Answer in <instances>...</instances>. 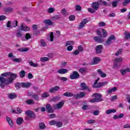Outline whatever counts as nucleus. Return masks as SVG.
Returning a JSON list of instances; mask_svg holds the SVG:
<instances>
[{"label":"nucleus","instance_id":"f257e3e1","mask_svg":"<svg viewBox=\"0 0 130 130\" xmlns=\"http://www.w3.org/2000/svg\"><path fill=\"white\" fill-rule=\"evenodd\" d=\"M9 76L10 77H9L7 79H6V78L4 77L0 76L1 88H5V86H8L10 84H12L13 83V81L18 77V75L11 72Z\"/></svg>","mask_w":130,"mask_h":130},{"label":"nucleus","instance_id":"f03ea898","mask_svg":"<svg viewBox=\"0 0 130 130\" xmlns=\"http://www.w3.org/2000/svg\"><path fill=\"white\" fill-rule=\"evenodd\" d=\"M93 99H91L89 102L91 103H95V102H101L103 101V99H102V94L98 93H94L92 95Z\"/></svg>","mask_w":130,"mask_h":130},{"label":"nucleus","instance_id":"7ed1b4c3","mask_svg":"<svg viewBox=\"0 0 130 130\" xmlns=\"http://www.w3.org/2000/svg\"><path fill=\"white\" fill-rule=\"evenodd\" d=\"M116 39V38L114 35H110L106 41L105 45H110V44H112V40H115Z\"/></svg>","mask_w":130,"mask_h":130},{"label":"nucleus","instance_id":"20e7f679","mask_svg":"<svg viewBox=\"0 0 130 130\" xmlns=\"http://www.w3.org/2000/svg\"><path fill=\"white\" fill-rule=\"evenodd\" d=\"M100 6H101V2L100 1H98L97 2H93L91 4V6L92 9L95 11H98L99 9Z\"/></svg>","mask_w":130,"mask_h":130},{"label":"nucleus","instance_id":"39448f33","mask_svg":"<svg viewBox=\"0 0 130 130\" xmlns=\"http://www.w3.org/2000/svg\"><path fill=\"white\" fill-rule=\"evenodd\" d=\"M3 11L6 15H10L11 13L14 12V8L11 7H5L3 9Z\"/></svg>","mask_w":130,"mask_h":130},{"label":"nucleus","instance_id":"423d86ee","mask_svg":"<svg viewBox=\"0 0 130 130\" xmlns=\"http://www.w3.org/2000/svg\"><path fill=\"white\" fill-rule=\"evenodd\" d=\"M80 78V74L77 71H74L72 74L70 75V79L71 80H76V79H79Z\"/></svg>","mask_w":130,"mask_h":130},{"label":"nucleus","instance_id":"0eeeda50","mask_svg":"<svg viewBox=\"0 0 130 130\" xmlns=\"http://www.w3.org/2000/svg\"><path fill=\"white\" fill-rule=\"evenodd\" d=\"M64 104V102L61 101L59 102L56 105H53V107L54 109H60V108H62V106H63Z\"/></svg>","mask_w":130,"mask_h":130},{"label":"nucleus","instance_id":"6e6552de","mask_svg":"<svg viewBox=\"0 0 130 130\" xmlns=\"http://www.w3.org/2000/svg\"><path fill=\"white\" fill-rule=\"evenodd\" d=\"M46 110L48 113H53L54 112V110H53L51 105L49 104L46 105Z\"/></svg>","mask_w":130,"mask_h":130},{"label":"nucleus","instance_id":"1a4fd4ad","mask_svg":"<svg viewBox=\"0 0 130 130\" xmlns=\"http://www.w3.org/2000/svg\"><path fill=\"white\" fill-rule=\"evenodd\" d=\"M88 22V20L87 18L84 19L83 21H81V22L80 23V24L78 27V29H83L84 27H85V25L87 24Z\"/></svg>","mask_w":130,"mask_h":130},{"label":"nucleus","instance_id":"9d476101","mask_svg":"<svg viewBox=\"0 0 130 130\" xmlns=\"http://www.w3.org/2000/svg\"><path fill=\"white\" fill-rule=\"evenodd\" d=\"M86 96V94L84 92H80L78 94H74V98L75 99H79L80 98H83V97H85Z\"/></svg>","mask_w":130,"mask_h":130},{"label":"nucleus","instance_id":"9b49d317","mask_svg":"<svg viewBox=\"0 0 130 130\" xmlns=\"http://www.w3.org/2000/svg\"><path fill=\"white\" fill-rule=\"evenodd\" d=\"M28 96H29L30 97H32L35 99V100H37L38 101L39 100V96L38 94H36L34 93V92H28Z\"/></svg>","mask_w":130,"mask_h":130},{"label":"nucleus","instance_id":"f8f14e48","mask_svg":"<svg viewBox=\"0 0 130 130\" xmlns=\"http://www.w3.org/2000/svg\"><path fill=\"white\" fill-rule=\"evenodd\" d=\"M25 113L26 115H28L30 118L35 117V114H34V112H32L30 110L26 111Z\"/></svg>","mask_w":130,"mask_h":130},{"label":"nucleus","instance_id":"ddd939ff","mask_svg":"<svg viewBox=\"0 0 130 130\" xmlns=\"http://www.w3.org/2000/svg\"><path fill=\"white\" fill-rule=\"evenodd\" d=\"M20 29L21 30V31H29L30 27L26 26L24 23H22L20 27Z\"/></svg>","mask_w":130,"mask_h":130},{"label":"nucleus","instance_id":"4468645a","mask_svg":"<svg viewBox=\"0 0 130 130\" xmlns=\"http://www.w3.org/2000/svg\"><path fill=\"white\" fill-rule=\"evenodd\" d=\"M102 49H103V46L102 45H98L95 47L96 52L98 54H100V53H102Z\"/></svg>","mask_w":130,"mask_h":130},{"label":"nucleus","instance_id":"2eb2a0df","mask_svg":"<svg viewBox=\"0 0 130 130\" xmlns=\"http://www.w3.org/2000/svg\"><path fill=\"white\" fill-rule=\"evenodd\" d=\"M80 87H81V88H82V90H87V91H89V92H90V91H91V89L89 87V86H87L86 83H84V82L80 84Z\"/></svg>","mask_w":130,"mask_h":130},{"label":"nucleus","instance_id":"dca6fc26","mask_svg":"<svg viewBox=\"0 0 130 130\" xmlns=\"http://www.w3.org/2000/svg\"><path fill=\"white\" fill-rule=\"evenodd\" d=\"M60 89V87L58 86H55L51 89H49V93H55L56 91H58Z\"/></svg>","mask_w":130,"mask_h":130},{"label":"nucleus","instance_id":"f3484780","mask_svg":"<svg viewBox=\"0 0 130 130\" xmlns=\"http://www.w3.org/2000/svg\"><path fill=\"white\" fill-rule=\"evenodd\" d=\"M100 61H101V58L98 57H94L93 58L91 64H97V63H99Z\"/></svg>","mask_w":130,"mask_h":130},{"label":"nucleus","instance_id":"a211bd4d","mask_svg":"<svg viewBox=\"0 0 130 130\" xmlns=\"http://www.w3.org/2000/svg\"><path fill=\"white\" fill-rule=\"evenodd\" d=\"M93 40L94 41L98 42L99 43H102V42H104V39L98 36L94 37Z\"/></svg>","mask_w":130,"mask_h":130},{"label":"nucleus","instance_id":"6ab92c4d","mask_svg":"<svg viewBox=\"0 0 130 130\" xmlns=\"http://www.w3.org/2000/svg\"><path fill=\"white\" fill-rule=\"evenodd\" d=\"M43 23L48 25L49 26H52V25L54 24V22L51 21V20L50 19H45L43 21Z\"/></svg>","mask_w":130,"mask_h":130},{"label":"nucleus","instance_id":"aec40b11","mask_svg":"<svg viewBox=\"0 0 130 130\" xmlns=\"http://www.w3.org/2000/svg\"><path fill=\"white\" fill-rule=\"evenodd\" d=\"M68 72V69H60L57 71V73H58V74H61L62 75H63L64 74H67Z\"/></svg>","mask_w":130,"mask_h":130},{"label":"nucleus","instance_id":"412c9836","mask_svg":"<svg viewBox=\"0 0 130 130\" xmlns=\"http://www.w3.org/2000/svg\"><path fill=\"white\" fill-rule=\"evenodd\" d=\"M31 85V83L30 82L21 83V87H22V88H29V87H30Z\"/></svg>","mask_w":130,"mask_h":130},{"label":"nucleus","instance_id":"4be33fe9","mask_svg":"<svg viewBox=\"0 0 130 130\" xmlns=\"http://www.w3.org/2000/svg\"><path fill=\"white\" fill-rule=\"evenodd\" d=\"M24 121V119L22 117H18L16 119V123L18 124V125H21L23 123Z\"/></svg>","mask_w":130,"mask_h":130},{"label":"nucleus","instance_id":"5701e85b","mask_svg":"<svg viewBox=\"0 0 130 130\" xmlns=\"http://www.w3.org/2000/svg\"><path fill=\"white\" fill-rule=\"evenodd\" d=\"M124 116V114H120L119 115H114L113 116V119H118L119 118H122Z\"/></svg>","mask_w":130,"mask_h":130},{"label":"nucleus","instance_id":"b1692460","mask_svg":"<svg viewBox=\"0 0 130 130\" xmlns=\"http://www.w3.org/2000/svg\"><path fill=\"white\" fill-rule=\"evenodd\" d=\"M97 72L98 73H99V75L102 78H105V77H106V74L102 72V71H101V70L99 69L97 70Z\"/></svg>","mask_w":130,"mask_h":130},{"label":"nucleus","instance_id":"393cba45","mask_svg":"<svg viewBox=\"0 0 130 130\" xmlns=\"http://www.w3.org/2000/svg\"><path fill=\"white\" fill-rule=\"evenodd\" d=\"M93 88H101V82L98 83L96 82H95L92 85Z\"/></svg>","mask_w":130,"mask_h":130},{"label":"nucleus","instance_id":"a878e982","mask_svg":"<svg viewBox=\"0 0 130 130\" xmlns=\"http://www.w3.org/2000/svg\"><path fill=\"white\" fill-rule=\"evenodd\" d=\"M18 51H20V52H26V51H28L29 50V48H20L17 49Z\"/></svg>","mask_w":130,"mask_h":130},{"label":"nucleus","instance_id":"bb28decb","mask_svg":"<svg viewBox=\"0 0 130 130\" xmlns=\"http://www.w3.org/2000/svg\"><path fill=\"white\" fill-rule=\"evenodd\" d=\"M26 104H28V105H32L33 104H35V102L34 100L32 99L27 100L26 101Z\"/></svg>","mask_w":130,"mask_h":130},{"label":"nucleus","instance_id":"cd10ccee","mask_svg":"<svg viewBox=\"0 0 130 130\" xmlns=\"http://www.w3.org/2000/svg\"><path fill=\"white\" fill-rule=\"evenodd\" d=\"M120 2V0H116L114 1L112 3V5L114 8H116L117 7V5L118 4V3Z\"/></svg>","mask_w":130,"mask_h":130},{"label":"nucleus","instance_id":"c85d7f7f","mask_svg":"<svg viewBox=\"0 0 130 130\" xmlns=\"http://www.w3.org/2000/svg\"><path fill=\"white\" fill-rule=\"evenodd\" d=\"M116 110L115 109H109L106 111V114H110V113H115Z\"/></svg>","mask_w":130,"mask_h":130},{"label":"nucleus","instance_id":"c756f323","mask_svg":"<svg viewBox=\"0 0 130 130\" xmlns=\"http://www.w3.org/2000/svg\"><path fill=\"white\" fill-rule=\"evenodd\" d=\"M25 76H26V72L24 70H22L19 72V77L20 78H24Z\"/></svg>","mask_w":130,"mask_h":130},{"label":"nucleus","instance_id":"7c9ffc66","mask_svg":"<svg viewBox=\"0 0 130 130\" xmlns=\"http://www.w3.org/2000/svg\"><path fill=\"white\" fill-rule=\"evenodd\" d=\"M8 97L9 99H15V98H17V95L15 93H10Z\"/></svg>","mask_w":130,"mask_h":130},{"label":"nucleus","instance_id":"2f4dec72","mask_svg":"<svg viewBox=\"0 0 130 130\" xmlns=\"http://www.w3.org/2000/svg\"><path fill=\"white\" fill-rule=\"evenodd\" d=\"M74 94L72 92H66L63 94L64 96H66V97H74Z\"/></svg>","mask_w":130,"mask_h":130},{"label":"nucleus","instance_id":"473e14b6","mask_svg":"<svg viewBox=\"0 0 130 130\" xmlns=\"http://www.w3.org/2000/svg\"><path fill=\"white\" fill-rule=\"evenodd\" d=\"M117 87H114L110 89L108 91V93H109V94H111L112 92H115V91H117Z\"/></svg>","mask_w":130,"mask_h":130},{"label":"nucleus","instance_id":"72a5a7b5","mask_svg":"<svg viewBox=\"0 0 130 130\" xmlns=\"http://www.w3.org/2000/svg\"><path fill=\"white\" fill-rule=\"evenodd\" d=\"M60 19H61V16L59 15H55L52 17V20H60Z\"/></svg>","mask_w":130,"mask_h":130},{"label":"nucleus","instance_id":"f704fd0d","mask_svg":"<svg viewBox=\"0 0 130 130\" xmlns=\"http://www.w3.org/2000/svg\"><path fill=\"white\" fill-rule=\"evenodd\" d=\"M121 64L120 63H116V62H114V65L113 67V69H119V67H120Z\"/></svg>","mask_w":130,"mask_h":130},{"label":"nucleus","instance_id":"c9c22d12","mask_svg":"<svg viewBox=\"0 0 130 130\" xmlns=\"http://www.w3.org/2000/svg\"><path fill=\"white\" fill-rule=\"evenodd\" d=\"M48 60H49V58L47 57H43L40 58V61L42 62H45V61H48Z\"/></svg>","mask_w":130,"mask_h":130},{"label":"nucleus","instance_id":"e433bc0d","mask_svg":"<svg viewBox=\"0 0 130 130\" xmlns=\"http://www.w3.org/2000/svg\"><path fill=\"white\" fill-rule=\"evenodd\" d=\"M6 26L8 28H13V23H12V22H11V21H8L6 23Z\"/></svg>","mask_w":130,"mask_h":130},{"label":"nucleus","instance_id":"4c0bfd02","mask_svg":"<svg viewBox=\"0 0 130 130\" xmlns=\"http://www.w3.org/2000/svg\"><path fill=\"white\" fill-rule=\"evenodd\" d=\"M28 63L29 64V66L34 67V68H37V67H38V63H35L32 61H29Z\"/></svg>","mask_w":130,"mask_h":130},{"label":"nucleus","instance_id":"58836bf2","mask_svg":"<svg viewBox=\"0 0 130 130\" xmlns=\"http://www.w3.org/2000/svg\"><path fill=\"white\" fill-rule=\"evenodd\" d=\"M39 127H40V129H44V128H45L46 127L45 124L43 122L40 123Z\"/></svg>","mask_w":130,"mask_h":130},{"label":"nucleus","instance_id":"ea45409f","mask_svg":"<svg viewBox=\"0 0 130 130\" xmlns=\"http://www.w3.org/2000/svg\"><path fill=\"white\" fill-rule=\"evenodd\" d=\"M130 3V0H124V2L122 4L123 7H126Z\"/></svg>","mask_w":130,"mask_h":130},{"label":"nucleus","instance_id":"a19ab883","mask_svg":"<svg viewBox=\"0 0 130 130\" xmlns=\"http://www.w3.org/2000/svg\"><path fill=\"white\" fill-rule=\"evenodd\" d=\"M49 96H50V95H49V93H48V92H45L43 93L42 97L43 98H47V97H49Z\"/></svg>","mask_w":130,"mask_h":130},{"label":"nucleus","instance_id":"79ce46f5","mask_svg":"<svg viewBox=\"0 0 130 130\" xmlns=\"http://www.w3.org/2000/svg\"><path fill=\"white\" fill-rule=\"evenodd\" d=\"M61 14H63V16H68L69 13L67 12L66 9H63L61 11Z\"/></svg>","mask_w":130,"mask_h":130},{"label":"nucleus","instance_id":"37998d69","mask_svg":"<svg viewBox=\"0 0 130 130\" xmlns=\"http://www.w3.org/2000/svg\"><path fill=\"white\" fill-rule=\"evenodd\" d=\"M122 61V58H116L114 59V62H116V63H120V62Z\"/></svg>","mask_w":130,"mask_h":130},{"label":"nucleus","instance_id":"c03bdc74","mask_svg":"<svg viewBox=\"0 0 130 130\" xmlns=\"http://www.w3.org/2000/svg\"><path fill=\"white\" fill-rule=\"evenodd\" d=\"M100 2H101V6H102V5H103V6H104L105 7H107V6H108V4H107V2H106V1L100 0Z\"/></svg>","mask_w":130,"mask_h":130},{"label":"nucleus","instance_id":"a18cd8bd","mask_svg":"<svg viewBox=\"0 0 130 130\" xmlns=\"http://www.w3.org/2000/svg\"><path fill=\"white\" fill-rule=\"evenodd\" d=\"M22 60L21 58H15L12 60V61H14V62H22Z\"/></svg>","mask_w":130,"mask_h":130},{"label":"nucleus","instance_id":"49530a36","mask_svg":"<svg viewBox=\"0 0 130 130\" xmlns=\"http://www.w3.org/2000/svg\"><path fill=\"white\" fill-rule=\"evenodd\" d=\"M102 31L103 37H104V38H105V37H106V36H107V31H106V30H105L104 29H102Z\"/></svg>","mask_w":130,"mask_h":130},{"label":"nucleus","instance_id":"de8ad7c7","mask_svg":"<svg viewBox=\"0 0 130 130\" xmlns=\"http://www.w3.org/2000/svg\"><path fill=\"white\" fill-rule=\"evenodd\" d=\"M125 38V39H129L130 38V34L129 33L127 32V31L124 32Z\"/></svg>","mask_w":130,"mask_h":130},{"label":"nucleus","instance_id":"09e8293b","mask_svg":"<svg viewBox=\"0 0 130 130\" xmlns=\"http://www.w3.org/2000/svg\"><path fill=\"white\" fill-rule=\"evenodd\" d=\"M21 87H22V84L21 83L19 82H17L16 83V84H15V87L16 88V89H20V88H21Z\"/></svg>","mask_w":130,"mask_h":130},{"label":"nucleus","instance_id":"8fccbe9b","mask_svg":"<svg viewBox=\"0 0 130 130\" xmlns=\"http://www.w3.org/2000/svg\"><path fill=\"white\" fill-rule=\"evenodd\" d=\"M11 75V72H6L1 74L2 77H9Z\"/></svg>","mask_w":130,"mask_h":130},{"label":"nucleus","instance_id":"3c124183","mask_svg":"<svg viewBox=\"0 0 130 130\" xmlns=\"http://www.w3.org/2000/svg\"><path fill=\"white\" fill-rule=\"evenodd\" d=\"M32 37L31 36V35L29 33H27L25 35V39L26 40H29V39H31Z\"/></svg>","mask_w":130,"mask_h":130},{"label":"nucleus","instance_id":"603ef678","mask_svg":"<svg viewBox=\"0 0 130 130\" xmlns=\"http://www.w3.org/2000/svg\"><path fill=\"white\" fill-rule=\"evenodd\" d=\"M48 13L49 14H52V13H54V8H50L48 10Z\"/></svg>","mask_w":130,"mask_h":130},{"label":"nucleus","instance_id":"864d4df0","mask_svg":"<svg viewBox=\"0 0 130 130\" xmlns=\"http://www.w3.org/2000/svg\"><path fill=\"white\" fill-rule=\"evenodd\" d=\"M56 126L57 127H61V126H62V122L57 121L56 123Z\"/></svg>","mask_w":130,"mask_h":130},{"label":"nucleus","instance_id":"5fc2aeb1","mask_svg":"<svg viewBox=\"0 0 130 130\" xmlns=\"http://www.w3.org/2000/svg\"><path fill=\"white\" fill-rule=\"evenodd\" d=\"M74 43L73 41H67L66 46H69V45H74Z\"/></svg>","mask_w":130,"mask_h":130},{"label":"nucleus","instance_id":"6e6d98bb","mask_svg":"<svg viewBox=\"0 0 130 130\" xmlns=\"http://www.w3.org/2000/svg\"><path fill=\"white\" fill-rule=\"evenodd\" d=\"M99 27H105L106 26V23L104 22H101L99 23Z\"/></svg>","mask_w":130,"mask_h":130},{"label":"nucleus","instance_id":"4d7b16f0","mask_svg":"<svg viewBox=\"0 0 130 130\" xmlns=\"http://www.w3.org/2000/svg\"><path fill=\"white\" fill-rule=\"evenodd\" d=\"M88 11L89 12V13H92V14H94V13H96V10H95L94 9H92V8H88Z\"/></svg>","mask_w":130,"mask_h":130},{"label":"nucleus","instance_id":"13d9d810","mask_svg":"<svg viewBox=\"0 0 130 130\" xmlns=\"http://www.w3.org/2000/svg\"><path fill=\"white\" fill-rule=\"evenodd\" d=\"M41 44L42 46H46L47 45L45 41L43 39L41 40Z\"/></svg>","mask_w":130,"mask_h":130},{"label":"nucleus","instance_id":"bf43d9fd","mask_svg":"<svg viewBox=\"0 0 130 130\" xmlns=\"http://www.w3.org/2000/svg\"><path fill=\"white\" fill-rule=\"evenodd\" d=\"M56 121L52 120L49 122V124L50 125H54V124H56Z\"/></svg>","mask_w":130,"mask_h":130},{"label":"nucleus","instance_id":"052dcab7","mask_svg":"<svg viewBox=\"0 0 130 130\" xmlns=\"http://www.w3.org/2000/svg\"><path fill=\"white\" fill-rule=\"evenodd\" d=\"M75 19H76V16L75 15H71L69 17V20L70 21H74Z\"/></svg>","mask_w":130,"mask_h":130},{"label":"nucleus","instance_id":"680f3d73","mask_svg":"<svg viewBox=\"0 0 130 130\" xmlns=\"http://www.w3.org/2000/svg\"><path fill=\"white\" fill-rule=\"evenodd\" d=\"M122 51V49H120L119 51H117L115 53V55L116 56H118L119 54H121V52Z\"/></svg>","mask_w":130,"mask_h":130},{"label":"nucleus","instance_id":"e2e57ef3","mask_svg":"<svg viewBox=\"0 0 130 130\" xmlns=\"http://www.w3.org/2000/svg\"><path fill=\"white\" fill-rule=\"evenodd\" d=\"M107 84H108V82H107V81L101 82V87H103L104 86H106V85H107Z\"/></svg>","mask_w":130,"mask_h":130},{"label":"nucleus","instance_id":"0e129e2a","mask_svg":"<svg viewBox=\"0 0 130 130\" xmlns=\"http://www.w3.org/2000/svg\"><path fill=\"white\" fill-rule=\"evenodd\" d=\"M7 19V17L5 15H1L0 16V21H4V20H6Z\"/></svg>","mask_w":130,"mask_h":130},{"label":"nucleus","instance_id":"69168bd1","mask_svg":"<svg viewBox=\"0 0 130 130\" xmlns=\"http://www.w3.org/2000/svg\"><path fill=\"white\" fill-rule=\"evenodd\" d=\"M54 38V36H53V32H51L50 35V39L51 41H53V39Z\"/></svg>","mask_w":130,"mask_h":130},{"label":"nucleus","instance_id":"338daca9","mask_svg":"<svg viewBox=\"0 0 130 130\" xmlns=\"http://www.w3.org/2000/svg\"><path fill=\"white\" fill-rule=\"evenodd\" d=\"M22 32L21 31H18L17 33L16 34V36L17 37H18V38H21L22 37Z\"/></svg>","mask_w":130,"mask_h":130},{"label":"nucleus","instance_id":"774afa93","mask_svg":"<svg viewBox=\"0 0 130 130\" xmlns=\"http://www.w3.org/2000/svg\"><path fill=\"white\" fill-rule=\"evenodd\" d=\"M79 71L80 72V73H81L82 74H83V73H85V72H86V69L85 68H80L79 69Z\"/></svg>","mask_w":130,"mask_h":130}]
</instances>
